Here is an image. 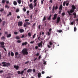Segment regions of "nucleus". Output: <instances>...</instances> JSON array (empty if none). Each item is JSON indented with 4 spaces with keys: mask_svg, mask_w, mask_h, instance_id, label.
I'll list each match as a JSON object with an SVG mask.
<instances>
[{
    "mask_svg": "<svg viewBox=\"0 0 78 78\" xmlns=\"http://www.w3.org/2000/svg\"><path fill=\"white\" fill-rule=\"evenodd\" d=\"M58 9V5H56L55 7V10H57Z\"/></svg>",
    "mask_w": 78,
    "mask_h": 78,
    "instance_id": "ea45409f",
    "label": "nucleus"
},
{
    "mask_svg": "<svg viewBox=\"0 0 78 78\" xmlns=\"http://www.w3.org/2000/svg\"><path fill=\"white\" fill-rule=\"evenodd\" d=\"M2 48L4 49L5 51L6 52L7 51V50H6V49H5V47H4V48Z\"/></svg>",
    "mask_w": 78,
    "mask_h": 78,
    "instance_id": "5fc2aeb1",
    "label": "nucleus"
},
{
    "mask_svg": "<svg viewBox=\"0 0 78 78\" xmlns=\"http://www.w3.org/2000/svg\"><path fill=\"white\" fill-rule=\"evenodd\" d=\"M67 1H64L63 3V6H65V4L67 3Z\"/></svg>",
    "mask_w": 78,
    "mask_h": 78,
    "instance_id": "a878e982",
    "label": "nucleus"
},
{
    "mask_svg": "<svg viewBox=\"0 0 78 78\" xmlns=\"http://www.w3.org/2000/svg\"><path fill=\"white\" fill-rule=\"evenodd\" d=\"M46 62L45 61H44V64L46 65Z\"/></svg>",
    "mask_w": 78,
    "mask_h": 78,
    "instance_id": "bf43d9fd",
    "label": "nucleus"
},
{
    "mask_svg": "<svg viewBox=\"0 0 78 78\" xmlns=\"http://www.w3.org/2000/svg\"><path fill=\"white\" fill-rule=\"evenodd\" d=\"M11 56L12 57H13L14 56V54L12 51L11 52Z\"/></svg>",
    "mask_w": 78,
    "mask_h": 78,
    "instance_id": "c756f323",
    "label": "nucleus"
},
{
    "mask_svg": "<svg viewBox=\"0 0 78 78\" xmlns=\"http://www.w3.org/2000/svg\"><path fill=\"white\" fill-rule=\"evenodd\" d=\"M46 20V16H44V19H43V21H44Z\"/></svg>",
    "mask_w": 78,
    "mask_h": 78,
    "instance_id": "c85d7f7f",
    "label": "nucleus"
},
{
    "mask_svg": "<svg viewBox=\"0 0 78 78\" xmlns=\"http://www.w3.org/2000/svg\"><path fill=\"white\" fill-rule=\"evenodd\" d=\"M8 55L9 57H10V52L8 53Z\"/></svg>",
    "mask_w": 78,
    "mask_h": 78,
    "instance_id": "49530a36",
    "label": "nucleus"
},
{
    "mask_svg": "<svg viewBox=\"0 0 78 78\" xmlns=\"http://www.w3.org/2000/svg\"><path fill=\"white\" fill-rule=\"evenodd\" d=\"M30 8L32 9H33L34 7L33 6V4L32 3L30 4Z\"/></svg>",
    "mask_w": 78,
    "mask_h": 78,
    "instance_id": "f3484780",
    "label": "nucleus"
},
{
    "mask_svg": "<svg viewBox=\"0 0 78 78\" xmlns=\"http://www.w3.org/2000/svg\"><path fill=\"white\" fill-rule=\"evenodd\" d=\"M1 39L2 40L4 41L5 39V37L4 36H2V37Z\"/></svg>",
    "mask_w": 78,
    "mask_h": 78,
    "instance_id": "393cba45",
    "label": "nucleus"
},
{
    "mask_svg": "<svg viewBox=\"0 0 78 78\" xmlns=\"http://www.w3.org/2000/svg\"><path fill=\"white\" fill-rule=\"evenodd\" d=\"M62 30H57V32H58L59 33H61L62 32Z\"/></svg>",
    "mask_w": 78,
    "mask_h": 78,
    "instance_id": "bb28decb",
    "label": "nucleus"
},
{
    "mask_svg": "<svg viewBox=\"0 0 78 78\" xmlns=\"http://www.w3.org/2000/svg\"><path fill=\"white\" fill-rule=\"evenodd\" d=\"M22 53L23 54V55H27L28 54L27 49L26 48L23 49L22 51Z\"/></svg>",
    "mask_w": 78,
    "mask_h": 78,
    "instance_id": "f03ea898",
    "label": "nucleus"
},
{
    "mask_svg": "<svg viewBox=\"0 0 78 78\" xmlns=\"http://www.w3.org/2000/svg\"><path fill=\"white\" fill-rule=\"evenodd\" d=\"M55 5H54L53 7V9H52V11L53 12H54V11L55 10Z\"/></svg>",
    "mask_w": 78,
    "mask_h": 78,
    "instance_id": "4c0bfd02",
    "label": "nucleus"
},
{
    "mask_svg": "<svg viewBox=\"0 0 78 78\" xmlns=\"http://www.w3.org/2000/svg\"><path fill=\"white\" fill-rule=\"evenodd\" d=\"M29 62V61H27L25 63V64H27Z\"/></svg>",
    "mask_w": 78,
    "mask_h": 78,
    "instance_id": "4d7b16f0",
    "label": "nucleus"
},
{
    "mask_svg": "<svg viewBox=\"0 0 78 78\" xmlns=\"http://www.w3.org/2000/svg\"><path fill=\"white\" fill-rule=\"evenodd\" d=\"M33 71L34 73H35V72H36L35 69H33Z\"/></svg>",
    "mask_w": 78,
    "mask_h": 78,
    "instance_id": "79ce46f5",
    "label": "nucleus"
},
{
    "mask_svg": "<svg viewBox=\"0 0 78 78\" xmlns=\"http://www.w3.org/2000/svg\"><path fill=\"white\" fill-rule=\"evenodd\" d=\"M51 15H50L49 16V18H48V20H51Z\"/></svg>",
    "mask_w": 78,
    "mask_h": 78,
    "instance_id": "2f4dec72",
    "label": "nucleus"
},
{
    "mask_svg": "<svg viewBox=\"0 0 78 78\" xmlns=\"http://www.w3.org/2000/svg\"><path fill=\"white\" fill-rule=\"evenodd\" d=\"M74 24V23L73 22H72L71 23V25H73Z\"/></svg>",
    "mask_w": 78,
    "mask_h": 78,
    "instance_id": "e2e57ef3",
    "label": "nucleus"
},
{
    "mask_svg": "<svg viewBox=\"0 0 78 78\" xmlns=\"http://www.w3.org/2000/svg\"><path fill=\"white\" fill-rule=\"evenodd\" d=\"M36 33L34 34V35H33V39H34V38L35 37H36Z\"/></svg>",
    "mask_w": 78,
    "mask_h": 78,
    "instance_id": "c9c22d12",
    "label": "nucleus"
},
{
    "mask_svg": "<svg viewBox=\"0 0 78 78\" xmlns=\"http://www.w3.org/2000/svg\"><path fill=\"white\" fill-rule=\"evenodd\" d=\"M76 30H77L76 28V27H74V31L75 32H76Z\"/></svg>",
    "mask_w": 78,
    "mask_h": 78,
    "instance_id": "c03bdc74",
    "label": "nucleus"
},
{
    "mask_svg": "<svg viewBox=\"0 0 78 78\" xmlns=\"http://www.w3.org/2000/svg\"><path fill=\"white\" fill-rule=\"evenodd\" d=\"M19 11V9H17L16 10V12H18Z\"/></svg>",
    "mask_w": 78,
    "mask_h": 78,
    "instance_id": "603ef678",
    "label": "nucleus"
},
{
    "mask_svg": "<svg viewBox=\"0 0 78 78\" xmlns=\"http://www.w3.org/2000/svg\"><path fill=\"white\" fill-rule=\"evenodd\" d=\"M48 36H49V35H50V32H48Z\"/></svg>",
    "mask_w": 78,
    "mask_h": 78,
    "instance_id": "338daca9",
    "label": "nucleus"
},
{
    "mask_svg": "<svg viewBox=\"0 0 78 78\" xmlns=\"http://www.w3.org/2000/svg\"><path fill=\"white\" fill-rule=\"evenodd\" d=\"M28 35L29 37H31V34L30 33V32L28 33Z\"/></svg>",
    "mask_w": 78,
    "mask_h": 78,
    "instance_id": "cd10ccee",
    "label": "nucleus"
},
{
    "mask_svg": "<svg viewBox=\"0 0 78 78\" xmlns=\"http://www.w3.org/2000/svg\"><path fill=\"white\" fill-rule=\"evenodd\" d=\"M24 34H23V35H22V37H21V38H24Z\"/></svg>",
    "mask_w": 78,
    "mask_h": 78,
    "instance_id": "864d4df0",
    "label": "nucleus"
},
{
    "mask_svg": "<svg viewBox=\"0 0 78 78\" xmlns=\"http://www.w3.org/2000/svg\"><path fill=\"white\" fill-rule=\"evenodd\" d=\"M5 0H2V4L5 3Z\"/></svg>",
    "mask_w": 78,
    "mask_h": 78,
    "instance_id": "58836bf2",
    "label": "nucleus"
},
{
    "mask_svg": "<svg viewBox=\"0 0 78 78\" xmlns=\"http://www.w3.org/2000/svg\"><path fill=\"white\" fill-rule=\"evenodd\" d=\"M57 16H58V15L57 14H54V17H53V18H52L53 20H55L57 18Z\"/></svg>",
    "mask_w": 78,
    "mask_h": 78,
    "instance_id": "6e6552de",
    "label": "nucleus"
},
{
    "mask_svg": "<svg viewBox=\"0 0 78 78\" xmlns=\"http://www.w3.org/2000/svg\"><path fill=\"white\" fill-rule=\"evenodd\" d=\"M30 13L29 11H27V15L29 16V13Z\"/></svg>",
    "mask_w": 78,
    "mask_h": 78,
    "instance_id": "f704fd0d",
    "label": "nucleus"
},
{
    "mask_svg": "<svg viewBox=\"0 0 78 78\" xmlns=\"http://www.w3.org/2000/svg\"><path fill=\"white\" fill-rule=\"evenodd\" d=\"M73 15L75 16H74V18H76V13L75 12H74L73 13Z\"/></svg>",
    "mask_w": 78,
    "mask_h": 78,
    "instance_id": "b1692460",
    "label": "nucleus"
},
{
    "mask_svg": "<svg viewBox=\"0 0 78 78\" xmlns=\"http://www.w3.org/2000/svg\"><path fill=\"white\" fill-rule=\"evenodd\" d=\"M17 42L19 43H20L21 42V41L20 40H18Z\"/></svg>",
    "mask_w": 78,
    "mask_h": 78,
    "instance_id": "09e8293b",
    "label": "nucleus"
},
{
    "mask_svg": "<svg viewBox=\"0 0 78 78\" xmlns=\"http://www.w3.org/2000/svg\"><path fill=\"white\" fill-rule=\"evenodd\" d=\"M32 72V69H29L27 70V72L28 73H29Z\"/></svg>",
    "mask_w": 78,
    "mask_h": 78,
    "instance_id": "dca6fc26",
    "label": "nucleus"
},
{
    "mask_svg": "<svg viewBox=\"0 0 78 78\" xmlns=\"http://www.w3.org/2000/svg\"><path fill=\"white\" fill-rule=\"evenodd\" d=\"M0 44L1 45L0 47L2 48L5 47V46L4 45L5 43L4 42L2 41L0 42Z\"/></svg>",
    "mask_w": 78,
    "mask_h": 78,
    "instance_id": "423d86ee",
    "label": "nucleus"
},
{
    "mask_svg": "<svg viewBox=\"0 0 78 78\" xmlns=\"http://www.w3.org/2000/svg\"><path fill=\"white\" fill-rule=\"evenodd\" d=\"M13 4H14V5L15 6L16 5H17V3L16 2V1H14V2H13Z\"/></svg>",
    "mask_w": 78,
    "mask_h": 78,
    "instance_id": "412c9836",
    "label": "nucleus"
},
{
    "mask_svg": "<svg viewBox=\"0 0 78 78\" xmlns=\"http://www.w3.org/2000/svg\"><path fill=\"white\" fill-rule=\"evenodd\" d=\"M34 42V41H31L30 42V44H33Z\"/></svg>",
    "mask_w": 78,
    "mask_h": 78,
    "instance_id": "de8ad7c7",
    "label": "nucleus"
},
{
    "mask_svg": "<svg viewBox=\"0 0 78 78\" xmlns=\"http://www.w3.org/2000/svg\"><path fill=\"white\" fill-rule=\"evenodd\" d=\"M14 34L15 35H17V34H18V32H14Z\"/></svg>",
    "mask_w": 78,
    "mask_h": 78,
    "instance_id": "a19ab883",
    "label": "nucleus"
},
{
    "mask_svg": "<svg viewBox=\"0 0 78 78\" xmlns=\"http://www.w3.org/2000/svg\"><path fill=\"white\" fill-rule=\"evenodd\" d=\"M62 8H63V7H62V5H61L60 6V7H59V10H62Z\"/></svg>",
    "mask_w": 78,
    "mask_h": 78,
    "instance_id": "a211bd4d",
    "label": "nucleus"
},
{
    "mask_svg": "<svg viewBox=\"0 0 78 78\" xmlns=\"http://www.w3.org/2000/svg\"><path fill=\"white\" fill-rule=\"evenodd\" d=\"M41 55H40L39 56V57H38V58L39 59H40L41 58Z\"/></svg>",
    "mask_w": 78,
    "mask_h": 78,
    "instance_id": "69168bd1",
    "label": "nucleus"
},
{
    "mask_svg": "<svg viewBox=\"0 0 78 78\" xmlns=\"http://www.w3.org/2000/svg\"><path fill=\"white\" fill-rule=\"evenodd\" d=\"M28 21H29V19H26L25 20V22H28Z\"/></svg>",
    "mask_w": 78,
    "mask_h": 78,
    "instance_id": "13d9d810",
    "label": "nucleus"
},
{
    "mask_svg": "<svg viewBox=\"0 0 78 78\" xmlns=\"http://www.w3.org/2000/svg\"><path fill=\"white\" fill-rule=\"evenodd\" d=\"M9 1H7L6 2V3L7 4H9Z\"/></svg>",
    "mask_w": 78,
    "mask_h": 78,
    "instance_id": "0e129e2a",
    "label": "nucleus"
},
{
    "mask_svg": "<svg viewBox=\"0 0 78 78\" xmlns=\"http://www.w3.org/2000/svg\"><path fill=\"white\" fill-rule=\"evenodd\" d=\"M2 64H3L2 65V66L3 67H8V66H10L11 65V64L9 62H8L6 63V62H2Z\"/></svg>",
    "mask_w": 78,
    "mask_h": 78,
    "instance_id": "f257e3e1",
    "label": "nucleus"
},
{
    "mask_svg": "<svg viewBox=\"0 0 78 78\" xmlns=\"http://www.w3.org/2000/svg\"><path fill=\"white\" fill-rule=\"evenodd\" d=\"M11 34H8L7 36V38H9L11 37Z\"/></svg>",
    "mask_w": 78,
    "mask_h": 78,
    "instance_id": "aec40b11",
    "label": "nucleus"
},
{
    "mask_svg": "<svg viewBox=\"0 0 78 78\" xmlns=\"http://www.w3.org/2000/svg\"><path fill=\"white\" fill-rule=\"evenodd\" d=\"M18 2L19 4H20L21 2V0H18Z\"/></svg>",
    "mask_w": 78,
    "mask_h": 78,
    "instance_id": "473e14b6",
    "label": "nucleus"
},
{
    "mask_svg": "<svg viewBox=\"0 0 78 78\" xmlns=\"http://www.w3.org/2000/svg\"><path fill=\"white\" fill-rule=\"evenodd\" d=\"M38 45L39 47L40 48L41 47V48H42V41H41L40 43H39Z\"/></svg>",
    "mask_w": 78,
    "mask_h": 78,
    "instance_id": "f8f14e48",
    "label": "nucleus"
},
{
    "mask_svg": "<svg viewBox=\"0 0 78 78\" xmlns=\"http://www.w3.org/2000/svg\"><path fill=\"white\" fill-rule=\"evenodd\" d=\"M37 5V2H35V4H34V7H36Z\"/></svg>",
    "mask_w": 78,
    "mask_h": 78,
    "instance_id": "37998d69",
    "label": "nucleus"
},
{
    "mask_svg": "<svg viewBox=\"0 0 78 78\" xmlns=\"http://www.w3.org/2000/svg\"><path fill=\"white\" fill-rule=\"evenodd\" d=\"M72 9L73 10H75V9H76V6L74 5H73L72 6Z\"/></svg>",
    "mask_w": 78,
    "mask_h": 78,
    "instance_id": "4468645a",
    "label": "nucleus"
},
{
    "mask_svg": "<svg viewBox=\"0 0 78 78\" xmlns=\"http://www.w3.org/2000/svg\"><path fill=\"white\" fill-rule=\"evenodd\" d=\"M69 2H68L66 4V6H69Z\"/></svg>",
    "mask_w": 78,
    "mask_h": 78,
    "instance_id": "6e6d98bb",
    "label": "nucleus"
},
{
    "mask_svg": "<svg viewBox=\"0 0 78 78\" xmlns=\"http://www.w3.org/2000/svg\"><path fill=\"white\" fill-rule=\"evenodd\" d=\"M27 9H25V7H24L23 9V11L25 12L26 11Z\"/></svg>",
    "mask_w": 78,
    "mask_h": 78,
    "instance_id": "5701e85b",
    "label": "nucleus"
},
{
    "mask_svg": "<svg viewBox=\"0 0 78 78\" xmlns=\"http://www.w3.org/2000/svg\"><path fill=\"white\" fill-rule=\"evenodd\" d=\"M54 43V42L52 40L51 41H50L49 42V44H47V46L48 47V48H51V46Z\"/></svg>",
    "mask_w": 78,
    "mask_h": 78,
    "instance_id": "7ed1b4c3",
    "label": "nucleus"
},
{
    "mask_svg": "<svg viewBox=\"0 0 78 78\" xmlns=\"http://www.w3.org/2000/svg\"><path fill=\"white\" fill-rule=\"evenodd\" d=\"M74 10L71 9L70 10V11H68L67 12H68V13L69 14V16H71V15H72V14H71L70 13H73L74 12Z\"/></svg>",
    "mask_w": 78,
    "mask_h": 78,
    "instance_id": "39448f33",
    "label": "nucleus"
},
{
    "mask_svg": "<svg viewBox=\"0 0 78 78\" xmlns=\"http://www.w3.org/2000/svg\"><path fill=\"white\" fill-rule=\"evenodd\" d=\"M3 72V70H1L0 71V73H2Z\"/></svg>",
    "mask_w": 78,
    "mask_h": 78,
    "instance_id": "052dcab7",
    "label": "nucleus"
},
{
    "mask_svg": "<svg viewBox=\"0 0 78 78\" xmlns=\"http://www.w3.org/2000/svg\"><path fill=\"white\" fill-rule=\"evenodd\" d=\"M36 55L38 56L39 55V53L38 52L37 53V54Z\"/></svg>",
    "mask_w": 78,
    "mask_h": 78,
    "instance_id": "3c124183",
    "label": "nucleus"
},
{
    "mask_svg": "<svg viewBox=\"0 0 78 78\" xmlns=\"http://www.w3.org/2000/svg\"><path fill=\"white\" fill-rule=\"evenodd\" d=\"M18 54H19V53L17 52H16L15 53V58H20V55H19L18 56H17L18 55Z\"/></svg>",
    "mask_w": 78,
    "mask_h": 78,
    "instance_id": "0eeeda50",
    "label": "nucleus"
},
{
    "mask_svg": "<svg viewBox=\"0 0 78 78\" xmlns=\"http://www.w3.org/2000/svg\"><path fill=\"white\" fill-rule=\"evenodd\" d=\"M27 44L28 45V44L27 43V42H25L22 43V45L23 46L24 45L26 46Z\"/></svg>",
    "mask_w": 78,
    "mask_h": 78,
    "instance_id": "9b49d317",
    "label": "nucleus"
},
{
    "mask_svg": "<svg viewBox=\"0 0 78 78\" xmlns=\"http://www.w3.org/2000/svg\"><path fill=\"white\" fill-rule=\"evenodd\" d=\"M35 49L36 50H37L38 49V46H35Z\"/></svg>",
    "mask_w": 78,
    "mask_h": 78,
    "instance_id": "774afa93",
    "label": "nucleus"
},
{
    "mask_svg": "<svg viewBox=\"0 0 78 78\" xmlns=\"http://www.w3.org/2000/svg\"><path fill=\"white\" fill-rule=\"evenodd\" d=\"M36 26V23H34L33 25V26H32V27H34Z\"/></svg>",
    "mask_w": 78,
    "mask_h": 78,
    "instance_id": "a18cd8bd",
    "label": "nucleus"
},
{
    "mask_svg": "<svg viewBox=\"0 0 78 78\" xmlns=\"http://www.w3.org/2000/svg\"><path fill=\"white\" fill-rule=\"evenodd\" d=\"M5 8H8V9H9V7L8 6V5H5Z\"/></svg>",
    "mask_w": 78,
    "mask_h": 78,
    "instance_id": "72a5a7b5",
    "label": "nucleus"
},
{
    "mask_svg": "<svg viewBox=\"0 0 78 78\" xmlns=\"http://www.w3.org/2000/svg\"><path fill=\"white\" fill-rule=\"evenodd\" d=\"M26 69H27V68H25L23 69V70L21 71V72L20 71H18L17 73L18 74H21L22 75H23V73H24V71H25L26 70Z\"/></svg>",
    "mask_w": 78,
    "mask_h": 78,
    "instance_id": "20e7f679",
    "label": "nucleus"
},
{
    "mask_svg": "<svg viewBox=\"0 0 78 78\" xmlns=\"http://www.w3.org/2000/svg\"><path fill=\"white\" fill-rule=\"evenodd\" d=\"M23 23L22 21H19L18 23V26L19 27H22V26Z\"/></svg>",
    "mask_w": 78,
    "mask_h": 78,
    "instance_id": "9d476101",
    "label": "nucleus"
},
{
    "mask_svg": "<svg viewBox=\"0 0 78 78\" xmlns=\"http://www.w3.org/2000/svg\"><path fill=\"white\" fill-rule=\"evenodd\" d=\"M5 21H3L2 22V26H4L5 24Z\"/></svg>",
    "mask_w": 78,
    "mask_h": 78,
    "instance_id": "7c9ffc66",
    "label": "nucleus"
},
{
    "mask_svg": "<svg viewBox=\"0 0 78 78\" xmlns=\"http://www.w3.org/2000/svg\"><path fill=\"white\" fill-rule=\"evenodd\" d=\"M11 16V12H9V14H8L7 16Z\"/></svg>",
    "mask_w": 78,
    "mask_h": 78,
    "instance_id": "e433bc0d",
    "label": "nucleus"
},
{
    "mask_svg": "<svg viewBox=\"0 0 78 78\" xmlns=\"http://www.w3.org/2000/svg\"><path fill=\"white\" fill-rule=\"evenodd\" d=\"M37 0H34V2H33L34 3H35L37 1Z\"/></svg>",
    "mask_w": 78,
    "mask_h": 78,
    "instance_id": "680f3d73",
    "label": "nucleus"
},
{
    "mask_svg": "<svg viewBox=\"0 0 78 78\" xmlns=\"http://www.w3.org/2000/svg\"><path fill=\"white\" fill-rule=\"evenodd\" d=\"M16 38L17 40H20V38L19 36H17L16 37Z\"/></svg>",
    "mask_w": 78,
    "mask_h": 78,
    "instance_id": "4be33fe9",
    "label": "nucleus"
},
{
    "mask_svg": "<svg viewBox=\"0 0 78 78\" xmlns=\"http://www.w3.org/2000/svg\"><path fill=\"white\" fill-rule=\"evenodd\" d=\"M60 17H58L57 18V20H56V23L57 24H58V23H59L60 22Z\"/></svg>",
    "mask_w": 78,
    "mask_h": 78,
    "instance_id": "1a4fd4ad",
    "label": "nucleus"
},
{
    "mask_svg": "<svg viewBox=\"0 0 78 78\" xmlns=\"http://www.w3.org/2000/svg\"><path fill=\"white\" fill-rule=\"evenodd\" d=\"M41 76V73H38V78H40Z\"/></svg>",
    "mask_w": 78,
    "mask_h": 78,
    "instance_id": "6ab92c4d",
    "label": "nucleus"
},
{
    "mask_svg": "<svg viewBox=\"0 0 78 78\" xmlns=\"http://www.w3.org/2000/svg\"><path fill=\"white\" fill-rule=\"evenodd\" d=\"M14 68L16 69V70H18L19 68V66H16L15 65L14 66Z\"/></svg>",
    "mask_w": 78,
    "mask_h": 78,
    "instance_id": "2eb2a0df",
    "label": "nucleus"
},
{
    "mask_svg": "<svg viewBox=\"0 0 78 78\" xmlns=\"http://www.w3.org/2000/svg\"><path fill=\"white\" fill-rule=\"evenodd\" d=\"M24 30L22 29H20L19 30V31L20 33H21L24 32Z\"/></svg>",
    "mask_w": 78,
    "mask_h": 78,
    "instance_id": "ddd939ff",
    "label": "nucleus"
},
{
    "mask_svg": "<svg viewBox=\"0 0 78 78\" xmlns=\"http://www.w3.org/2000/svg\"><path fill=\"white\" fill-rule=\"evenodd\" d=\"M65 15V13L63 12L62 13V16H64Z\"/></svg>",
    "mask_w": 78,
    "mask_h": 78,
    "instance_id": "8fccbe9b",
    "label": "nucleus"
}]
</instances>
